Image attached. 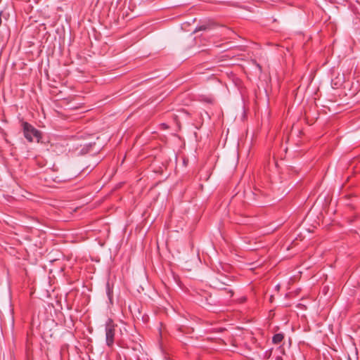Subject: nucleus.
Returning <instances> with one entry per match:
<instances>
[{
  "label": "nucleus",
  "mask_w": 360,
  "mask_h": 360,
  "mask_svg": "<svg viewBox=\"0 0 360 360\" xmlns=\"http://www.w3.org/2000/svg\"><path fill=\"white\" fill-rule=\"evenodd\" d=\"M20 123L24 137L28 142L32 143L35 139L37 143H45L44 136L41 131L27 122L21 120Z\"/></svg>",
  "instance_id": "nucleus-1"
},
{
  "label": "nucleus",
  "mask_w": 360,
  "mask_h": 360,
  "mask_svg": "<svg viewBox=\"0 0 360 360\" xmlns=\"http://www.w3.org/2000/svg\"><path fill=\"white\" fill-rule=\"evenodd\" d=\"M212 283L213 288L218 290L217 292L215 294L220 296L221 297H224L227 300V302H229V300L233 297L234 292L232 290L227 289L226 288L224 287V285H228L226 281H220V278L217 277L212 280Z\"/></svg>",
  "instance_id": "nucleus-2"
},
{
  "label": "nucleus",
  "mask_w": 360,
  "mask_h": 360,
  "mask_svg": "<svg viewBox=\"0 0 360 360\" xmlns=\"http://www.w3.org/2000/svg\"><path fill=\"white\" fill-rule=\"evenodd\" d=\"M205 300H200V304L203 307H212L226 304L228 302L224 297H221L217 294L212 295L207 292H203Z\"/></svg>",
  "instance_id": "nucleus-3"
},
{
  "label": "nucleus",
  "mask_w": 360,
  "mask_h": 360,
  "mask_svg": "<svg viewBox=\"0 0 360 360\" xmlns=\"http://www.w3.org/2000/svg\"><path fill=\"white\" fill-rule=\"evenodd\" d=\"M117 325L112 319H108L105 324V343L109 348H112L115 342V328Z\"/></svg>",
  "instance_id": "nucleus-4"
},
{
  "label": "nucleus",
  "mask_w": 360,
  "mask_h": 360,
  "mask_svg": "<svg viewBox=\"0 0 360 360\" xmlns=\"http://www.w3.org/2000/svg\"><path fill=\"white\" fill-rule=\"evenodd\" d=\"M284 339L283 333H276L272 338V342L275 345L280 344Z\"/></svg>",
  "instance_id": "nucleus-5"
},
{
  "label": "nucleus",
  "mask_w": 360,
  "mask_h": 360,
  "mask_svg": "<svg viewBox=\"0 0 360 360\" xmlns=\"http://www.w3.org/2000/svg\"><path fill=\"white\" fill-rule=\"evenodd\" d=\"M106 292H107L108 299L111 302L112 299V296H113V291H112V288L110 287L109 282H108L106 283Z\"/></svg>",
  "instance_id": "nucleus-6"
},
{
  "label": "nucleus",
  "mask_w": 360,
  "mask_h": 360,
  "mask_svg": "<svg viewBox=\"0 0 360 360\" xmlns=\"http://www.w3.org/2000/svg\"><path fill=\"white\" fill-rule=\"evenodd\" d=\"M9 16V13L6 11H2L0 13V22H2L3 20H8V18L7 17Z\"/></svg>",
  "instance_id": "nucleus-7"
},
{
  "label": "nucleus",
  "mask_w": 360,
  "mask_h": 360,
  "mask_svg": "<svg viewBox=\"0 0 360 360\" xmlns=\"http://www.w3.org/2000/svg\"><path fill=\"white\" fill-rule=\"evenodd\" d=\"M210 25V24H206V25H203L202 26H200V27H198H198H196V28L195 29V30L193 31V32H197V31H198V30H206V29H207V25Z\"/></svg>",
  "instance_id": "nucleus-8"
},
{
  "label": "nucleus",
  "mask_w": 360,
  "mask_h": 360,
  "mask_svg": "<svg viewBox=\"0 0 360 360\" xmlns=\"http://www.w3.org/2000/svg\"><path fill=\"white\" fill-rule=\"evenodd\" d=\"M203 295V293L202 294H200L199 295V297L198 298V301L200 302V300H205V297L202 296Z\"/></svg>",
  "instance_id": "nucleus-9"
},
{
  "label": "nucleus",
  "mask_w": 360,
  "mask_h": 360,
  "mask_svg": "<svg viewBox=\"0 0 360 360\" xmlns=\"http://www.w3.org/2000/svg\"><path fill=\"white\" fill-rule=\"evenodd\" d=\"M275 360H283V358L281 356H278L275 358Z\"/></svg>",
  "instance_id": "nucleus-10"
},
{
  "label": "nucleus",
  "mask_w": 360,
  "mask_h": 360,
  "mask_svg": "<svg viewBox=\"0 0 360 360\" xmlns=\"http://www.w3.org/2000/svg\"><path fill=\"white\" fill-rule=\"evenodd\" d=\"M245 300H246V298H245V297H243V299H241V302H243V301H245Z\"/></svg>",
  "instance_id": "nucleus-11"
},
{
  "label": "nucleus",
  "mask_w": 360,
  "mask_h": 360,
  "mask_svg": "<svg viewBox=\"0 0 360 360\" xmlns=\"http://www.w3.org/2000/svg\"><path fill=\"white\" fill-rule=\"evenodd\" d=\"M99 25H100L101 27H103V26L104 25V24L100 23V24H99Z\"/></svg>",
  "instance_id": "nucleus-12"
},
{
  "label": "nucleus",
  "mask_w": 360,
  "mask_h": 360,
  "mask_svg": "<svg viewBox=\"0 0 360 360\" xmlns=\"http://www.w3.org/2000/svg\"><path fill=\"white\" fill-rule=\"evenodd\" d=\"M258 68H259V70L262 69L261 66L259 65H257Z\"/></svg>",
  "instance_id": "nucleus-13"
},
{
  "label": "nucleus",
  "mask_w": 360,
  "mask_h": 360,
  "mask_svg": "<svg viewBox=\"0 0 360 360\" xmlns=\"http://www.w3.org/2000/svg\"><path fill=\"white\" fill-rule=\"evenodd\" d=\"M349 360H351V359H349Z\"/></svg>",
  "instance_id": "nucleus-14"
}]
</instances>
